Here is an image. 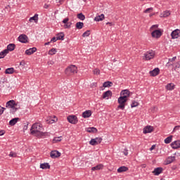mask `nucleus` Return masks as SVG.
I'll return each instance as SVG.
<instances>
[{
    "instance_id": "48",
    "label": "nucleus",
    "mask_w": 180,
    "mask_h": 180,
    "mask_svg": "<svg viewBox=\"0 0 180 180\" xmlns=\"http://www.w3.org/2000/svg\"><path fill=\"white\" fill-rule=\"evenodd\" d=\"M153 7H150V8H146L143 12L144 13H150V11H153Z\"/></svg>"
},
{
    "instance_id": "61",
    "label": "nucleus",
    "mask_w": 180,
    "mask_h": 180,
    "mask_svg": "<svg viewBox=\"0 0 180 180\" xmlns=\"http://www.w3.org/2000/svg\"><path fill=\"white\" fill-rule=\"evenodd\" d=\"M27 126H29V124L24 125L23 130H26L27 129Z\"/></svg>"
},
{
    "instance_id": "29",
    "label": "nucleus",
    "mask_w": 180,
    "mask_h": 180,
    "mask_svg": "<svg viewBox=\"0 0 180 180\" xmlns=\"http://www.w3.org/2000/svg\"><path fill=\"white\" fill-rule=\"evenodd\" d=\"M103 19H105V15L101 14V15H100L98 16H96L94 18V20H96V22H101V21L103 20Z\"/></svg>"
},
{
    "instance_id": "49",
    "label": "nucleus",
    "mask_w": 180,
    "mask_h": 180,
    "mask_svg": "<svg viewBox=\"0 0 180 180\" xmlns=\"http://www.w3.org/2000/svg\"><path fill=\"white\" fill-rule=\"evenodd\" d=\"M9 156L12 157L13 158H16L17 155H16L15 153L11 152L10 154H9Z\"/></svg>"
},
{
    "instance_id": "56",
    "label": "nucleus",
    "mask_w": 180,
    "mask_h": 180,
    "mask_svg": "<svg viewBox=\"0 0 180 180\" xmlns=\"http://www.w3.org/2000/svg\"><path fill=\"white\" fill-rule=\"evenodd\" d=\"M171 65H173V67H174V64L169 63V62H168V63L166 64V67H167V68H169V67H171Z\"/></svg>"
},
{
    "instance_id": "14",
    "label": "nucleus",
    "mask_w": 180,
    "mask_h": 180,
    "mask_svg": "<svg viewBox=\"0 0 180 180\" xmlns=\"http://www.w3.org/2000/svg\"><path fill=\"white\" fill-rule=\"evenodd\" d=\"M120 96H124L125 99H128V98L130 97V91H129V89L122 90Z\"/></svg>"
},
{
    "instance_id": "9",
    "label": "nucleus",
    "mask_w": 180,
    "mask_h": 180,
    "mask_svg": "<svg viewBox=\"0 0 180 180\" xmlns=\"http://www.w3.org/2000/svg\"><path fill=\"white\" fill-rule=\"evenodd\" d=\"M13 106H18L15 100H10L6 103V108L8 109H11V108H13Z\"/></svg>"
},
{
    "instance_id": "25",
    "label": "nucleus",
    "mask_w": 180,
    "mask_h": 180,
    "mask_svg": "<svg viewBox=\"0 0 180 180\" xmlns=\"http://www.w3.org/2000/svg\"><path fill=\"white\" fill-rule=\"evenodd\" d=\"M40 168L41 169H50V165L47 162L41 163Z\"/></svg>"
},
{
    "instance_id": "30",
    "label": "nucleus",
    "mask_w": 180,
    "mask_h": 180,
    "mask_svg": "<svg viewBox=\"0 0 180 180\" xmlns=\"http://www.w3.org/2000/svg\"><path fill=\"white\" fill-rule=\"evenodd\" d=\"M4 72H5V74H13V72H15V68H8L6 69Z\"/></svg>"
},
{
    "instance_id": "63",
    "label": "nucleus",
    "mask_w": 180,
    "mask_h": 180,
    "mask_svg": "<svg viewBox=\"0 0 180 180\" xmlns=\"http://www.w3.org/2000/svg\"><path fill=\"white\" fill-rule=\"evenodd\" d=\"M64 0H56L57 4H61Z\"/></svg>"
},
{
    "instance_id": "60",
    "label": "nucleus",
    "mask_w": 180,
    "mask_h": 180,
    "mask_svg": "<svg viewBox=\"0 0 180 180\" xmlns=\"http://www.w3.org/2000/svg\"><path fill=\"white\" fill-rule=\"evenodd\" d=\"M4 113V110H2V107L0 106V115H2Z\"/></svg>"
},
{
    "instance_id": "59",
    "label": "nucleus",
    "mask_w": 180,
    "mask_h": 180,
    "mask_svg": "<svg viewBox=\"0 0 180 180\" xmlns=\"http://www.w3.org/2000/svg\"><path fill=\"white\" fill-rule=\"evenodd\" d=\"M106 25H109L110 26H113V22H106Z\"/></svg>"
},
{
    "instance_id": "35",
    "label": "nucleus",
    "mask_w": 180,
    "mask_h": 180,
    "mask_svg": "<svg viewBox=\"0 0 180 180\" xmlns=\"http://www.w3.org/2000/svg\"><path fill=\"white\" fill-rule=\"evenodd\" d=\"M57 40H64V32L57 34Z\"/></svg>"
},
{
    "instance_id": "42",
    "label": "nucleus",
    "mask_w": 180,
    "mask_h": 180,
    "mask_svg": "<svg viewBox=\"0 0 180 180\" xmlns=\"http://www.w3.org/2000/svg\"><path fill=\"white\" fill-rule=\"evenodd\" d=\"M139 106V103L136 101H133L132 103L131 104V108H137Z\"/></svg>"
},
{
    "instance_id": "33",
    "label": "nucleus",
    "mask_w": 180,
    "mask_h": 180,
    "mask_svg": "<svg viewBox=\"0 0 180 180\" xmlns=\"http://www.w3.org/2000/svg\"><path fill=\"white\" fill-rule=\"evenodd\" d=\"M175 88V85L172 83H169L166 86V89H168L169 91H172Z\"/></svg>"
},
{
    "instance_id": "17",
    "label": "nucleus",
    "mask_w": 180,
    "mask_h": 180,
    "mask_svg": "<svg viewBox=\"0 0 180 180\" xmlns=\"http://www.w3.org/2000/svg\"><path fill=\"white\" fill-rule=\"evenodd\" d=\"M91 116H92V111L89 110L82 112V117L84 119H87L88 117H91Z\"/></svg>"
},
{
    "instance_id": "38",
    "label": "nucleus",
    "mask_w": 180,
    "mask_h": 180,
    "mask_svg": "<svg viewBox=\"0 0 180 180\" xmlns=\"http://www.w3.org/2000/svg\"><path fill=\"white\" fill-rule=\"evenodd\" d=\"M57 53V49L56 48H52L51 50L49 51V56H54Z\"/></svg>"
},
{
    "instance_id": "23",
    "label": "nucleus",
    "mask_w": 180,
    "mask_h": 180,
    "mask_svg": "<svg viewBox=\"0 0 180 180\" xmlns=\"http://www.w3.org/2000/svg\"><path fill=\"white\" fill-rule=\"evenodd\" d=\"M87 133H98V129L96 127H88L86 128Z\"/></svg>"
},
{
    "instance_id": "10",
    "label": "nucleus",
    "mask_w": 180,
    "mask_h": 180,
    "mask_svg": "<svg viewBox=\"0 0 180 180\" xmlns=\"http://www.w3.org/2000/svg\"><path fill=\"white\" fill-rule=\"evenodd\" d=\"M50 157L52 158H58L59 157H61V153H60L58 150H52L50 153Z\"/></svg>"
},
{
    "instance_id": "36",
    "label": "nucleus",
    "mask_w": 180,
    "mask_h": 180,
    "mask_svg": "<svg viewBox=\"0 0 180 180\" xmlns=\"http://www.w3.org/2000/svg\"><path fill=\"white\" fill-rule=\"evenodd\" d=\"M58 119L57 117H54L53 120L51 118H49V120H47V123H49L50 124H53V123H55V122H57Z\"/></svg>"
},
{
    "instance_id": "19",
    "label": "nucleus",
    "mask_w": 180,
    "mask_h": 180,
    "mask_svg": "<svg viewBox=\"0 0 180 180\" xmlns=\"http://www.w3.org/2000/svg\"><path fill=\"white\" fill-rule=\"evenodd\" d=\"M127 171H129V167H127L126 166H121L117 170L118 174H122V172H126Z\"/></svg>"
},
{
    "instance_id": "13",
    "label": "nucleus",
    "mask_w": 180,
    "mask_h": 180,
    "mask_svg": "<svg viewBox=\"0 0 180 180\" xmlns=\"http://www.w3.org/2000/svg\"><path fill=\"white\" fill-rule=\"evenodd\" d=\"M170 146L173 150H177V148H180V140L173 141Z\"/></svg>"
},
{
    "instance_id": "62",
    "label": "nucleus",
    "mask_w": 180,
    "mask_h": 180,
    "mask_svg": "<svg viewBox=\"0 0 180 180\" xmlns=\"http://www.w3.org/2000/svg\"><path fill=\"white\" fill-rule=\"evenodd\" d=\"M141 168H146V167H147V165H146V164H142V165H141Z\"/></svg>"
},
{
    "instance_id": "64",
    "label": "nucleus",
    "mask_w": 180,
    "mask_h": 180,
    "mask_svg": "<svg viewBox=\"0 0 180 180\" xmlns=\"http://www.w3.org/2000/svg\"><path fill=\"white\" fill-rule=\"evenodd\" d=\"M50 43H51V41L46 42L44 44V46H49V44H50Z\"/></svg>"
},
{
    "instance_id": "37",
    "label": "nucleus",
    "mask_w": 180,
    "mask_h": 180,
    "mask_svg": "<svg viewBox=\"0 0 180 180\" xmlns=\"http://www.w3.org/2000/svg\"><path fill=\"white\" fill-rule=\"evenodd\" d=\"M77 19H79L80 20H85V15H84L82 13H78Z\"/></svg>"
},
{
    "instance_id": "54",
    "label": "nucleus",
    "mask_w": 180,
    "mask_h": 180,
    "mask_svg": "<svg viewBox=\"0 0 180 180\" xmlns=\"http://www.w3.org/2000/svg\"><path fill=\"white\" fill-rule=\"evenodd\" d=\"M57 40H58V39H57V37H53L51 39V41H53V43H54V42L57 41Z\"/></svg>"
},
{
    "instance_id": "12",
    "label": "nucleus",
    "mask_w": 180,
    "mask_h": 180,
    "mask_svg": "<svg viewBox=\"0 0 180 180\" xmlns=\"http://www.w3.org/2000/svg\"><path fill=\"white\" fill-rule=\"evenodd\" d=\"M179 34H180V30L179 29L174 30L171 33L172 39H178V37H179V36H180Z\"/></svg>"
},
{
    "instance_id": "52",
    "label": "nucleus",
    "mask_w": 180,
    "mask_h": 180,
    "mask_svg": "<svg viewBox=\"0 0 180 180\" xmlns=\"http://www.w3.org/2000/svg\"><path fill=\"white\" fill-rule=\"evenodd\" d=\"M180 129V126L179 125H176L174 127L173 131H176V130H179Z\"/></svg>"
},
{
    "instance_id": "24",
    "label": "nucleus",
    "mask_w": 180,
    "mask_h": 180,
    "mask_svg": "<svg viewBox=\"0 0 180 180\" xmlns=\"http://www.w3.org/2000/svg\"><path fill=\"white\" fill-rule=\"evenodd\" d=\"M19 117H15L13 118L12 120H11L9 121V125L10 126H15V124H16L18 123V120H19Z\"/></svg>"
},
{
    "instance_id": "34",
    "label": "nucleus",
    "mask_w": 180,
    "mask_h": 180,
    "mask_svg": "<svg viewBox=\"0 0 180 180\" xmlns=\"http://www.w3.org/2000/svg\"><path fill=\"white\" fill-rule=\"evenodd\" d=\"M75 26H76V29H78L79 30H80V29H82V27H84V22H77Z\"/></svg>"
},
{
    "instance_id": "44",
    "label": "nucleus",
    "mask_w": 180,
    "mask_h": 180,
    "mask_svg": "<svg viewBox=\"0 0 180 180\" xmlns=\"http://www.w3.org/2000/svg\"><path fill=\"white\" fill-rule=\"evenodd\" d=\"M175 70L180 68V61H177L176 63L173 64Z\"/></svg>"
},
{
    "instance_id": "6",
    "label": "nucleus",
    "mask_w": 180,
    "mask_h": 180,
    "mask_svg": "<svg viewBox=\"0 0 180 180\" xmlns=\"http://www.w3.org/2000/svg\"><path fill=\"white\" fill-rule=\"evenodd\" d=\"M151 36L155 39H160L162 36V32H161V30H155L152 32Z\"/></svg>"
},
{
    "instance_id": "41",
    "label": "nucleus",
    "mask_w": 180,
    "mask_h": 180,
    "mask_svg": "<svg viewBox=\"0 0 180 180\" xmlns=\"http://www.w3.org/2000/svg\"><path fill=\"white\" fill-rule=\"evenodd\" d=\"M91 34V30H86L82 34V37H88Z\"/></svg>"
},
{
    "instance_id": "57",
    "label": "nucleus",
    "mask_w": 180,
    "mask_h": 180,
    "mask_svg": "<svg viewBox=\"0 0 180 180\" xmlns=\"http://www.w3.org/2000/svg\"><path fill=\"white\" fill-rule=\"evenodd\" d=\"M158 28V25H152V27H150V29H157Z\"/></svg>"
},
{
    "instance_id": "11",
    "label": "nucleus",
    "mask_w": 180,
    "mask_h": 180,
    "mask_svg": "<svg viewBox=\"0 0 180 180\" xmlns=\"http://www.w3.org/2000/svg\"><path fill=\"white\" fill-rule=\"evenodd\" d=\"M70 18H66L62 21V23H64L65 29H70L71 27V25H72V22H68Z\"/></svg>"
},
{
    "instance_id": "45",
    "label": "nucleus",
    "mask_w": 180,
    "mask_h": 180,
    "mask_svg": "<svg viewBox=\"0 0 180 180\" xmlns=\"http://www.w3.org/2000/svg\"><path fill=\"white\" fill-rule=\"evenodd\" d=\"M93 72L95 75H99V74H101V70L98 68H96L94 70Z\"/></svg>"
},
{
    "instance_id": "47",
    "label": "nucleus",
    "mask_w": 180,
    "mask_h": 180,
    "mask_svg": "<svg viewBox=\"0 0 180 180\" xmlns=\"http://www.w3.org/2000/svg\"><path fill=\"white\" fill-rule=\"evenodd\" d=\"M96 142H97V144H101V143H102V137H96L95 138Z\"/></svg>"
},
{
    "instance_id": "8",
    "label": "nucleus",
    "mask_w": 180,
    "mask_h": 180,
    "mask_svg": "<svg viewBox=\"0 0 180 180\" xmlns=\"http://www.w3.org/2000/svg\"><path fill=\"white\" fill-rule=\"evenodd\" d=\"M163 171H164V168H162V167H156V168L154 169V170L152 172V173L155 176H158V175H160V174H162Z\"/></svg>"
},
{
    "instance_id": "4",
    "label": "nucleus",
    "mask_w": 180,
    "mask_h": 180,
    "mask_svg": "<svg viewBox=\"0 0 180 180\" xmlns=\"http://www.w3.org/2000/svg\"><path fill=\"white\" fill-rule=\"evenodd\" d=\"M155 56V52L153 50L149 51L144 53V57L147 61L149 60H152V58H154V56Z\"/></svg>"
},
{
    "instance_id": "32",
    "label": "nucleus",
    "mask_w": 180,
    "mask_h": 180,
    "mask_svg": "<svg viewBox=\"0 0 180 180\" xmlns=\"http://www.w3.org/2000/svg\"><path fill=\"white\" fill-rule=\"evenodd\" d=\"M172 137H174V136H172V135H170L168 137H167L165 139V144H169V143H171V141H172Z\"/></svg>"
},
{
    "instance_id": "21",
    "label": "nucleus",
    "mask_w": 180,
    "mask_h": 180,
    "mask_svg": "<svg viewBox=\"0 0 180 180\" xmlns=\"http://www.w3.org/2000/svg\"><path fill=\"white\" fill-rule=\"evenodd\" d=\"M15 47H16V45H15V44H9L7 46V49L6 50H7L8 53H9V51H13V50H15Z\"/></svg>"
},
{
    "instance_id": "40",
    "label": "nucleus",
    "mask_w": 180,
    "mask_h": 180,
    "mask_svg": "<svg viewBox=\"0 0 180 180\" xmlns=\"http://www.w3.org/2000/svg\"><path fill=\"white\" fill-rule=\"evenodd\" d=\"M63 138V136H58V137H55L53 139V143H58L60 141H61V139Z\"/></svg>"
},
{
    "instance_id": "43",
    "label": "nucleus",
    "mask_w": 180,
    "mask_h": 180,
    "mask_svg": "<svg viewBox=\"0 0 180 180\" xmlns=\"http://www.w3.org/2000/svg\"><path fill=\"white\" fill-rule=\"evenodd\" d=\"M11 110H10V112H11V113H15V112H17L18 111V108H16V105H13V108H11Z\"/></svg>"
},
{
    "instance_id": "1",
    "label": "nucleus",
    "mask_w": 180,
    "mask_h": 180,
    "mask_svg": "<svg viewBox=\"0 0 180 180\" xmlns=\"http://www.w3.org/2000/svg\"><path fill=\"white\" fill-rule=\"evenodd\" d=\"M43 129V125L41 124L35 123L30 129L31 134L35 136V137H38V139H44L46 136H49V133L41 131Z\"/></svg>"
},
{
    "instance_id": "51",
    "label": "nucleus",
    "mask_w": 180,
    "mask_h": 180,
    "mask_svg": "<svg viewBox=\"0 0 180 180\" xmlns=\"http://www.w3.org/2000/svg\"><path fill=\"white\" fill-rule=\"evenodd\" d=\"M175 60H176V56H174L172 58H169V63H173Z\"/></svg>"
},
{
    "instance_id": "16",
    "label": "nucleus",
    "mask_w": 180,
    "mask_h": 180,
    "mask_svg": "<svg viewBox=\"0 0 180 180\" xmlns=\"http://www.w3.org/2000/svg\"><path fill=\"white\" fill-rule=\"evenodd\" d=\"M150 77H157L160 74V68H156L149 72Z\"/></svg>"
},
{
    "instance_id": "5",
    "label": "nucleus",
    "mask_w": 180,
    "mask_h": 180,
    "mask_svg": "<svg viewBox=\"0 0 180 180\" xmlns=\"http://www.w3.org/2000/svg\"><path fill=\"white\" fill-rule=\"evenodd\" d=\"M18 41L23 44L29 43V37L25 34H20L18 37Z\"/></svg>"
},
{
    "instance_id": "15",
    "label": "nucleus",
    "mask_w": 180,
    "mask_h": 180,
    "mask_svg": "<svg viewBox=\"0 0 180 180\" xmlns=\"http://www.w3.org/2000/svg\"><path fill=\"white\" fill-rule=\"evenodd\" d=\"M37 51V47L30 48L29 49H27L25 51V54L27 56H32V54H34V53H36Z\"/></svg>"
},
{
    "instance_id": "46",
    "label": "nucleus",
    "mask_w": 180,
    "mask_h": 180,
    "mask_svg": "<svg viewBox=\"0 0 180 180\" xmlns=\"http://www.w3.org/2000/svg\"><path fill=\"white\" fill-rule=\"evenodd\" d=\"M171 15V13L168 11H166L163 13V18H167Z\"/></svg>"
},
{
    "instance_id": "55",
    "label": "nucleus",
    "mask_w": 180,
    "mask_h": 180,
    "mask_svg": "<svg viewBox=\"0 0 180 180\" xmlns=\"http://www.w3.org/2000/svg\"><path fill=\"white\" fill-rule=\"evenodd\" d=\"M6 131L4 129H0V136H4L5 134Z\"/></svg>"
},
{
    "instance_id": "2",
    "label": "nucleus",
    "mask_w": 180,
    "mask_h": 180,
    "mask_svg": "<svg viewBox=\"0 0 180 180\" xmlns=\"http://www.w3.org/2000/svg\"><path fill=\"white\" fill-rule=\"evenodd\" d=\"M129 101L128 98H126L125 96H120L118 98L117 102L119 103V105L117 106L118 109H121L122 110H124V108L126 106V103Z\"/></svg>"
},
{
    "instance_id": "50",
    "label": "nucleus",
    "mask_w": 180,
    "mask_h": 180,
    "mask_svg": "<svg viewBox=\"0 0 180 180\" xmlns=\"http://www.w3.org/2000/svg\"><path fill=\"white\" fill-rule=\"evenodd\" d=\"M122 153L124 154V155H127L129 154V150H127V148H124L122 151Z\"/></svg>"
},
{
    "instance_id": "7",
    "label": "nucleus",
    "mask_w": 180,
    "mask_h": 180,
    "mask_svg": "<svg viewBox=\"0 0 180 180\" xmlns=\"http://www.w3.org/2000/svg\"><path fill=\"white\" fill-rule=\"evenodd\" d=\"M68 121L72 124H77L78 123V118L75 115H69Z\"/></svg>"
},
{
    "instance_id": "22",
    "label": "nucleus",
    "mask_w": 180,
    "mask_h": 180,
    "mask_svg": "<svg viewBox=\"0 0 180 180\" xmlns=\"http://www.w3.org/2000/svg\"><path fill=\"white\" fill-rule=\"evenodd\" d=\"M33 20L35 23H37V22H39V14H34V16L30 18L29 22H33Z\"/></svg>"
},
{
    "instance_id": "28",
    "label": "nucleus",
    "mask_w": 180,
    "mask_h": 180,
    "mask_svg": "<svg viewBox=\"0 0 180 180\" xmlns=\"http://www.w3.org/2000/svg\"><path fill=\"white\" fill-rule=\"evenodd\" d=\"M8 50L4 49L1 52H0V59L1 58H5L6 57V55L8 54Z\"/></svg>"
},
{
    "instance_id": "18",
    "label": "nucleus",
    "mask_w": 180,
    "mask_h": 180,
    "mask_svg": "<svg viewBox=\"0 0 180 180\" xmlns=\"http://www.w3.org/2000/svg\"><path fill=\"white\" fill-rule=\"evenodd\" d=\"M154 130V128L152 126H146L143 129V134H147V133H151Z\"/></svg>"
},
{
    "instance_id": "27",
    "label": "nucleus",
    "mask_w": 180,
    "mask_h": 180,
    "mask_svg": "<svg viewBox=\"0 0 180 180\" xmlns=\"http://www.w3.org/2000/svg\"><path fill=\"white\" fill-rule=\"evenodd\" d=\"M175 161V156H169L167 160L166 164L168 165V164H172Z\"/></svg>"
},
{
    "instance_id": "53",
    "label": "nucleus",
    "mask_w": 180,
    "mask_h": 180,
    "mask_svg": "<svg viewBox=\"0 0 180 180\" xmlns=\"http://www.w3.org/2000/svg\"><path fill=\"white\" fill-rule=\"evenodd\" d=\"M25 65L26 63L23 60L20 63V65H21L22 67H25Z\"/></svg>"
},
{
    "instance_id": "31",
    "label": "nucleus",
    "mask_w": 180,
    "mask_h": 180,
    "mask_svg": "<svg viewBox=\"0 0 180 180\" xmlns=\"http://www.w3.org/2000/svg\"><path fill=\"white\" fill-rule=\"evenodd\" d=\"M112 85H113V83L112 82L107 81L103 83V86L104 88H109V87L112 86Z\"/></svg>"
},
{
    "instance_id": "58",
    "label": "nucleus",
    "mask_w": 180,
    "mask_h": 180,
    "mask_svg": "<svg viewBox=\"0 0 180 180\" xmlns=\"http://www.w3.org/2000/svg\"><path fill=\"white\" fill-rule=\"evenodd\" d=\"M155 148V145H153L150 148V151H153V150H154Z\"/></svg>"
},
{
    "instance_id": "20",
    "label": "nucleus",
    "mask_w": 180,
    "mask_h": 180,
    "mask_svg": "<svg viewBox=\"0 0 180 180\" xmlns=\"http://www.w3.org/2000/svg\"><path fill=\"white\" fill-rule=\"evenodd\" d=\"M113 95V93H112V91L108 90L103 94L102 98L103 99H106V98H109V96H112Z\"/></svg>"
},
{
    "instance_id": "26",
    "label": "nucleus",
    "mask_w": 180,
    "mask_h": 180,
    "mask_svg": "<svg viewBox=\"0 0 180 180\" xmlns=\"http://www.w3.org/2000/svg\"><path fill=\"white\" fill-rule=\"evenodd\" d=\"M102 168H103V165L99 164V165H97L95 167H93L91 168V170H93V171H99L100 169H102Z\"/></svg>"
},
{
    "instance_id": "3",
    "label": "nucleus",
    "mask_w": 180,
    "mask_h": 180,
    "mask_svg": "<svg viewBox=\"0 0 180 180\" xmlns=\"http://www.w3.org/2000/svg\"><path fill=\"white\" fill-rule=\"evenodd\" d=\"M77 66H75V65H70L65 70V73L68 76L71 75V74H77Z\"/></svg>"
},
{
    "instance_id": "39",
    "label": "nucleus",
    "mask_w": 180,
    "mask_h": 180,
    "mask_svg": "<svg viewBox=\"0 0 180 180\" xmlns=\"http://www.w3.org/2000/svg\"><path fill=\"white\" fill-rule=\"evenodd\" d=\"M90 146H98V142L96 139H91L89 141Z\"/></svg>"
}]
</instances>
